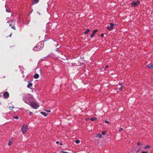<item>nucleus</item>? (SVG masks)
Returning a JSON list of instances; mask_svg holds the SVG:
<instances>
[{
  "label": "nucleus",
  "instance_id": "f257e3e1",
  "mask_svg": "<svg viewBox=\"0 0 153 153\" xmlns=\"http://www.w3.org/2000/svg\"><path fill=\"white\" fill-rule=\"evenodd\" d=\"M43 45L41 42L38 43L33 48V50L35 51H39L41 50L43 47Z\"/></svg>",
  "mask_w": 153,
  "mask_h": 153
},
{
  "label": "nucleus",
  "instance_id": "f03ea898",
  "mask_svg": "<svg viewBox=\"0 0 153 153\" xmlns=\"http://www.w3.org/2000/svg\"><path fill=\"white\" fill-rule=\"evenodd\" d=\"M30 105L32 108L35 109L38 108L39 107V105L35 101H32L31 102Z\"/></svg>",
  "mask_w": 153,
  "mask_h": 153
},
{
  "label": "nucleus",
  "instance_id": "7ed1b4c3",
  "mask_svg": "<svg viewBox=\"0 0 153 153\" xmlns=\"http://www.w3.org/2000/svg\"><path fill=\"white\" fill-rule=\"evenodd\" d=\"M28 128V126L25 125H23L22 128V133L23 134H25Z\"/></svg>",
  "mask_w": 153,
  "mask_h": 153
},
{
  "label": "nucleus",
  "instance_id": "20e7f679",
  "mask_svg": "<svg viewBox=\"0 0 153 153\" xmlns=\"http://www.w3.org/2000/svg\"><path fill=\"white\" fill-rule=\"evenodd\" d=\"M140 3V2L139 1H133L131 3V5L132 7H135L137 6Z\"/></svg>",
  "mask_w": 153,
  "mask_h": 153
},
{
  "label": "nucleus",
  "instance_id": "39448f33",
  "mask_svg": "<svg viewBox=\"0 0 153 153\" xmlns=\"http://www.w3.org/2000/svg\"><path fill=\"white\" fill-rule=\"evenodd\" d=\"M110 26L108 27L107 29L109 31H111L114 25V24L112 23H110Z\"/></svg>",
  "mask_w": 153,
  "mask_h": 153
},
{
  "label": "nucleus",
  "instance_id": "423d86ee",
  "mask_svg": "<svg viewBox=\"0 0 153 153\" xmlns=\"http://www.w3.org/2000/svg\"><path fill=\"white\" fill-rule=\"evenodd\" d=\"M3 96L4 97L7 98L9 97V94L7 92H5L3 94Z\"/></svg>",
  "mask_w": 153,
  "mask_h": 153
},
{
  "label": "nucleus",
  "instance_id": "0eeeda50",
  "mask_svg": "<svg viewBox=\"0 0 153 153\" xmlns=\"http://www.w3.org/2000/svg\"><path fill=\"white\" fill-rule=\"evenodd\" d=\"M97 31L98 30H94L92 34L91 35V38L93 37L94 35L96 33Z\"/></svg>",
  "mask_w": 153,
  "mask_h": 153
},
{
  "label": "nucleus",
  "instance_id": "6e6552de",
  "mask_svg": "<svg viewBox=\"0 0 153 153\" xmlns=\"http://www.w3.org/2000/svg\"><path fill=\"white\" fill-rule=\"evenodd\" d=\"M39 76V75L38 74H36L34 75V77L35 79H38Z\"/></svg>",
  "mask_w": 153,
  "mask_h": 153
},
{
  "label": "nucleus",
  "instance_id": "1a4fd4ad",
  "mask_svg": "<svg viewBox=\"0 0 153 153\" xmlns=\"http://www.w3.org/2000/svg\"><path fill=\"white\" fill-rule=\"evenodd\" d=\"M40 113L45 116H46L48 115L47 113L44 112H41Z\"/></svg>",
  "mask_w": 153,
  "mask_h": 153
},
{
  "label": "nucleus",
  "instance_id": "9d476101",
  "mask_svg": "<svg viewBox=\"0 0 153 153\" xmlns=\"http://www.w3.org/2000/svg\"><path fill=\"white\" fill-rule=\"evenodd\" d=\"M148 67L150 68L153 69V65H151V64H149L147 65Z\"/></svg>",
  "mask_w": 153,
  "mask_h": 153
},
{
  "label": "nucleus",
  "instance_id": "9b49d317",
  "mask_svg": "<svg viewBox=\"0 0 153 153\" xmlns=\"http://www.w3.org/2000/svg\"><path fill=\"white\" fill-rule=\"evenodd\" d=\"M32 83H31L29 82L27 85V87L30 88V87L32 86Z\"/></svg>",
  "mask_w": 153,
  "mask_h": 153
},
{
  "label": "nucleus",
  "instance_id": "f8f14e48",
  "mask_svg": "<svg viewBox=\"0 0 153 153\" xmlns=\"http://www.w3.org/2000/svg\"><path fill=\"white\" fill-rule=\"evenodd\" d=\"M97 118L96 117H93L91 118L90 120L92 121H95L97 120Z\"/></svg>",
  "mask_w": 153,
  "mask_h": 153
},
{
  "label": "nucleus",
  "instance_id": "ddd939ff",
  "mask_svg": "<svg viewBox=\"0 0 153 153\" xmlns=\"http://www.w3.org/2000/svg\"><path fill=\"white\" fill-rule=\"evenodd\" d=\"M39 0H34L33 2V4H35L37 3Z\"/></svg>",
  "mask_w": 153,
  "mask_h": 153
},
{
  "label": "nucleus",
  "instance_id": "4468645a",
  "mask_svg": "<svg viewBox=\"0 0 153 153\" xmlns=\"http://www.w3.org/2000/svg\"><path fill=\"white\" fill-rule=\"evenodd\" d=\"M90 31V30L89 29H88L87 30H86L85 31L84 33L85 34H87Z\"/></svg>",
  "mask_w": 153,
  "mask_h": 153
},
{
  "label": "nucleus",
  "instance_id": "2eb2a0df",
  "mask_svg": "<svg viewBox=\"0 0 153 153\" xmlns=\"http://www.w3.org/2000/svg\"><path fill=\"white\" fill-rule=\"evenodd\" d=\"M12 141L10 140L9 141L8 143V145L9 146H10L12 144Z\"/></svg>",
  "mask_w": 153,
  "mask_h": 153
},
{
  "label": "nucleus",
  "instance_id": "dca6fc26",
  "mask_svg": "<svg viewBox=\"0 0 153 153\" xmlns=\"http://www.w3.org/2000/svg\"><path fill=\"white\" fill-rule=\"evenodd\" d=\"M102 135L100 134H97L96 135V137H99L100 138L101 137Z\"/></svg>",
  "mask_w": 153,
  "mask_h": 153
},
{
  "label": "nucleus",
  "instance_id": "f3484780",
  "mask_svg": "<svg viewBox=\"0 0 153 153\" xmlns=\"http://www.w3.org/2000/svg\"><path fill=\"white\" fill-rule=\"evenodd\" d=\"M12 110L14 108L13 106H10L8 108Z\"/></svg>",
  "mask_w": 153,
  "mask_h": 153
},
{
  "label": "nucleus",
  "instance_id": "a211bd4d",
  "mask_svg": "<svg viewBox=\"0 0 153 153\" xmlns=\"http://www.w3.org/2000/svg\"><path fill=\"white\" fill-rule=\"evenodd\" d=\"M76 143L77 144H78V143H79L80 142V141L79 140H76Z\"/></svg>",
  "mask_w": 153,
  "mask_h": 153
},
{
  "label": "nucleus",
  "instance_id": "6ab92c4d",
  "mask_svg": "<svg viewBox=\"0 0 153 153\" xmlns=\"http://www.w3.org/2000/svg\"><path fill=\"white\" fill-rule=\"evenodd\" d=\"M150 147V146L149 145H147L145 146V149H147V148H149Z\"/></svg>",
  "mask_w": 153,
  "mask_h": 153
},
{
  "label": "nucleus",
  "instance_id": "aec40b11",
  "mask_svg": "<svg viewBox=\"0 0 153 153\" xmlns=\"http://www.w3.org/2000/svg\"><path fill=\"white\" fill-rule=\"evenodd\" d=\"M105 133H106V132H105V131H103L102 132V134L103 135H105Z\"/></svg>",
  "mask_w": 153,
  "mask_h": 153
},
{
  "label": "nucleus",
  "instance_id": "412c9836",
  "mask_svg": "<svg viewBox=\"0 0 153 153\" xmlns=\"http://www.w3.org/2000/svg\"><path fill=\"white\" fill-rule=\"evenodd\" d=\"M45 111L47 112L50 113L51 112V111L50 110H45Z\"/></svg>",
  "mask_w": 153,
  "mask_h": 153
},
{
  "label": "nucleus",
  "instance_id": "4be33fe9",
  "mask_svg": "<svg viewBox=\"0 0 153 153\" xmlns=\"http://www.w3.org/2000/svg\"><path fill=\"white\" fill-rule=\"evenodd\" d=\"M11 28L14 29V30H16V28H15V27L14 26H12L11 27Z\"/></svg>",
  "mask_w": 153,
  "mask_h": 153
},
{
  "label": "nucleus",
  "instance_id": "5701e85b",
  "mask_svg": "<svg viewBox=\"0 0 153 153\" xmlns=\"http://www.w3.org/2000/svg\"><path fill=\"white\" fill-rule=\"evenodd\" d=\"M122 88L123 87H121L120 88H119V90L120 91H122Z\"/></svg>",
  "mask_w": 153,
  "mask_h": 153
},
{
  "label": "nucleus",
  "instance_id": "b1692460",
  "mask_svg": "<svg viewBox=\"0 0 153 153\" xmlns=\"http://www.w3.org/2000/svg\"><path fill=\"white\" fill-rule=\"evenodd\" d=\"M13 118L15 119H18L19 118L17 116H14L13 117Z\"/></svg>",
  "mask_w": 153,
  "mask_h": 153
},
{
  "label": "nucleus",
  "instance_id": "393cba45",
  "mask_svg": "<svg viewBox=\"0 0 153 153\" xmlns=\"http://www.w3.org/2000/svg\"><path fill=\"white\" fill-rule=\"evenodd\" d=\"M105 123H108V124L109 123V122L107 120L105 121Z\"/></svg>",
  "mask_w": 153,
  "mask_h": 153
},
{
  "label": "nucleus",
  "instance_id": "a878e982",
  "mask_svg": "<svg viewBox=\"0 0 153 153\" xmlns=\"http://www.w3.org/2000/svg\"><path fill=\"white\" fill-rule=\"evenodd\" d=\"M6 11L7 12H10V10H9L6 9Z\"/></svg>",
  "mask_w": 153,
  "mask_h": 153
},
{
  "label": "nucleus",
  "instance_id": "bb28decb",
  "mask_svg": "<svg viewBox=\"0 0 153 153\" xmlns=\"http://www.w3.org/2000/svg\"><path fill=\"white\" fill-rule=\"evenodd\" d=\"M123 129V128H121L120 129H119V131H121Z\"/></svg>",
  "mask_w": 153,
  "mask_h": 153
},
{
  "label": "nucleus",
  "instance_id": "cd10ccee",
  "mask_svg": "<svg viewBox=\"0 0 153 153\" xmlns=\"http://www.w3.org/2000/svg\"><path fill=\"white\" fill-rule=\"evenodd\" d=\"M137 145H140V143L139 142H138L137 143Z\"/></svg>",
  "mask_w": 153,
  "mask_h": 153
},
{
  "label": "nucleus",
  "instance_id": "c85d7f7f",
  "mask_svg": "<svg viewBox=\"0 0 153 153\" xmlns=\"http://www.w3.org/2000/svg\"><path fill=\"white\" fill-rule=\"evenodd\" d=\"M104 34L103 33H102L101 35V36L102 37H103L104 36Z\"/></svg>",
  "mask_w": 153,
  "mask_h": 153
},
{
  "label": "nucleus",
  "instance_id": "c756f323",
  "mask_svg": "<svg viewBox=\"0 0 153 153\" xmlns=\"http://www.w3.org/2000/svg\"><path fill=\"white\" fill-rule=\"evenodd\" d=\"M119 85L121 87H122V83H119Z\"/></svg>",
  "mask_w": 153,
  "mask_h": 153
},
{
  "label": "nucleus",
  "instance_id": "7c9ffc66",
  "mask_svg": "<svg viewBox=\"0 0 153 153\" xmlns=\"http://www.w3.org/2000/svg\"><path fill=\"white\" fill-rule=\"evenodd\" d=\"M142 153H148L147 152H143Z\"/></svg>",
  "mask_w": 153,
  "mask_h": 153
},
{
  "label": "nucleus",
  "instance_id": "2f4dec72",
  "mask_svg": "<svg viewBox=\"0 0 153 153\" xmlns=\"http://www.w3.org/2000/svg\"><path fill=\"white\" fill-rule=\"evenodd\" d=\"M30 115H32L33 114V113L31 112H30Z\"/></svg>",
  "mask_w": 153,
  "mask_h": 153
},
{
  "label": "nucleus",
  "instance_id": "473e14b6",
  "mask_svg": "<svg viewBox=\"0 0 153 153\" xmlns=\"http://www.w3.org/2000/svg\"><path fill=\"white\" fill-rule=\"evenodd\" d=\"M108 65H107V66H105V68H108Z\"/></svg>",
  "mask_w": 153,
  "mask_h": 153
},
{
  "label": "nucleus",
  "instance_id": "72a5a7b5",
  "mask_svg": "<svg viewBox=\"0 0 153 153\" xmlns=\"http://www.w3.org/2000/svg\"><path fill=\"white\" fill-rule=\"evenodd\" d=\"M56 143H57V144H58L59 143V141H56Z\"/></svg>",
  "mask_w": 153,
  "mask_h": 153
},
{
  "label": "nucleus",
  "instance_id": "f704fd0d",
  "mask_svg": "<svg viewBox=\"0 0 153 153\" xmlns=\"http://www.w3.org/2000/svg\"><path fill=\"white\" fill-rule=\"evenodd\" d=\"M60 145H62V143H60Z\"/></svg>",
  "mask_w": 153,
  "mask_h": 153
},
{
  "label": "nucleus",
  "instance_id": "c9c22d12",
  "mask_svg": "<svg viewBox=\"0 0 153 153\" xmlns=\"http://www.w3.org/2000/svg\"><path fill=\"white\" fill-rule=\"evenodd\" d=\"M9 26H11V24H10V25H9Z\"/></svg>",
  "mask_w": 153,
  "mask_h": 153
},
{
  "label": "nucleus",
  "instance_id": "e433bc0d",
  "mask_svg": "<svg viewBox=\"0 0 153 153\" xmlns=\"http://www.w3.org/2000/svg\"><path fill=\"white\" fill-rule=\"evenodd\" d=\"M11 35H12V34H10V37H11Z\"/></svg>",
  "mask_w": 153,
  "mask_h": 153
},
{
  "label": "nucleus",
  "instance_id": "4c0bfd02",
  "mask_svg": "<svg viewBox=\"0 0 153 153\" xmlns=\"http://www.w3.org/2000/svg\"><path fill=\"white\" fill-rule=\"evenodd\" d=\"M139 151V150H138V151H137V152H138Z\"/></svg>",
  "mask_w": 153,
  "mask_h": 153
},
{
  "label": "nucleus",
  "instance_id": "58836bf2",
  "mask_svg": "<svg viewBox=\"0 0 153 153\" xmlns=\"http://www.w3.org/2000/svg\"><path fill=\"white\" fill-rule=\"evenodd\" d=\"M139 151L140 150V148H139Z\"/></svg>",
  "mask_w": 153,
  "mask_h": 153
},
{
  "label": "nucleus",
  "instance_id": "ea45409f",
  "mask_svg": "<svg viewBox=\"0 0 153 153\" xmlns=\"http://www.w3.org/2000/svg\"><path fill=\"white\" fill-rule=\"evenodd\" d=\"M1 102H0V104H1Z\"/></svg>",
  "mask_w": 153,
  "mask_h": 153
},
{
  "label": "nucleus",
  "instance_id": "a19ab883",
  "mask_svg": "<svg viewBox=\"0 0 153 153\" xmlns=\"http://www.w3.org/2000/svg\"><path fill=\"white\" fill-rule=\"evenodd\" d=\"M54 153H56L55 152H54Z\"/></svg>",
  "mask_w": 153,
  "mask_h": 153
}]
</instances>
